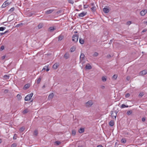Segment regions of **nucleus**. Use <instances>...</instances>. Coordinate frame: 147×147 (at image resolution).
<instances>
[{
  "label": "nucleus",
  "mask_w": 147,
  "mask_h": 147,
  "mask_svg": "<svg viewBox=\"0 0 147 147\" xmlns=\"http://www.w3.org/2000/svg\"><path fill=\"white\" fill-rule=\"evenodd\" d=\"M78 34H75L73 35L72 36V41L74 42L75 43L76 42L78 39Z\"/></svg>",
  "instance_id": "obj_1"
},
{
  "label": "nucleus",
  "mask_w": 147,
  "mask_h": 147,
  "mask_svg": "<svg viewBox=\"0 0 147 147\" xmlns=\"http://www.w3.org/2000/svg\"><path fill=\"white\" fill-rule=\"evenodd\" d=\"M118 112L116 111H111V116L113 118H114L115 119L116 118Z\"/></svg>",
  "instance_id": "obj_2"
},
{
  "label": "nucleus",
  "mask_w": 147,
  "mask_h": 147,
  "mask_svg": "<svg viewBox=\"0 0 147 147\" xmlns=\"http://www.w3.org/2000/svg\"><path fill=\"white\" fill-rule=\"evenodd\" d=\"M11 2H9L8 0H7L3 4L1 7L2 8H5L11 3Z\"/></svg>",
  "instance_id": "obj_3"
},
{
  "label": "nucleus",
  "mask_w": 147,
  "mask_h": 147,
  "mask_svg": "<svg viewBox=\"0 0 147 147\" xmlns=\"http://www.w3.org/2000/svg\"><path fill=\"white\" fill-rule=\"evenodd\" d=\"M33 93H31L30 94L27 95L25 98V100L27 101L30 100L33 96Z\"/></svg>",
  "instance_id": "obj_4"
},
{
  "label": "nucleus",
  "mask_w": 147,
  "mask_h": 147,
  "mask_svg": "<svg viewBox=\"0 0 147 147\" xmlns=\"http://www.w3.org/2000/svg\"><path fill=\"white\" fill-rule=\"evenodd\" d=\"M93 104V102L92 100H89L86 103L85 106L87 107H89L91 106Z\"/></svg>",
  "instance_id": "obj_5"
},
{
  "label": "nucleus",
  "mask_w": 147,
  "mask_h": 147,
  "mask_svg": "<svg viewBox=\"0 0 147 147\" xmlns=\"http://www.w3.org/2000/svg\"><path fill=\"white\" fill-rule=\"evenodd\" d=\"M147 74V70L144 69L141 71L139 73V75L144 76L145 75Z\"/></svg>",
  "instance_id": "obj_6"
},
{
  "label": "nucleus",
  "mask_w": 147,
  "mask_h": 147,
  "mask_svg": "<svg viewBox=\"0 0 147 147\" xmlns=\"http://www.w3.org/2000/svg\"><path fill=\"white\" fill-rule=\"evenodd\" d=\"M147 12V10L144 9L142 10L140 12V14L142 16H144Z\"/></svg>",
  "instance_id": "obj_7"
},
{
  "label": "nucleus",
  "mask_w": 147,
  "mask_h": 147,
  "mask_svg": "<svg viewBox=\"0 0 147 147\" xmlns=\"http://www.w3.org/2000/svg\"><path fill=\"white\" fill-rule=\"evenodd\" d=\"M63 57L66 59L69 58L70 55L69 53L68 52L66 53L64 55Z\"/></svg>",
  "instance_id": "obj_8"
},
{
  "label": "nucleus",
  "mask_w": 147,
  "mask_h": 147,
  "mask_svg": "<svg viewBox=\"0 0 147 147\" xmlns=\"http://www.w3.org/2000/svg\"><path fill=\"white\" fill-rule=\"evenodd\" d=\"M86 12H82L79 14H78V16L81 17H84L86 14Z\"/></svg>",
  "instance_id": "obj_9"
},
{
  "label": "nucleus",
  "mask_w": 147,
  "mask_h": 147,
  "mask_svg": "<svg viewBox=\"0 0 147 147\" xmlns=\"http://www.w3.org/2000/svg\"><path fill=\"white\" fill-rule=\"evenodd\" d=\"M54 11V9H50L48 10L45 12V14H48L52 13Z\"/></svg>",
  "instance_id": "obj_10"
},
{
  "label": "nucleus",
  "mask_w": 147,
  "mask_h": 147,
  "mask_svg": "<svg viewBox=\"0 0 147 147\" xmlns=\"http://www.w3.org/2000/svg\"><path fill=\"white\" fill-rule=\"evenodd\" d=\"M30 84H27L24 86L23 88V89L24 90H26L28 88L30 87Z\"/></svg>",
  "instance_id": "obj_11"
},
{
  "label": "nucleus",
  "mask_w": 147,
  "mask_h": 147,
  "mask_svg": "<svg viewBox=\"0 0 147 147\" xmlns=\"http://www.w3.org/2000/svg\"><path fill=\"white\" fill-rule=\"evenodd\" d=\"M54 96V94L53 93H51L48 96V99L49 100L51 99Z\"/></svg>",
  "instance_id": "obj_12"
},
{
  "label": "nucleus",
  "mask_w": 147,
  "mask_h": 147,
  "mask_svg": "<svg viewBox=\"0 0 147 147\" xmlns=\"http://www.w3.org/2000/svg\"><path fill=\"white\" fill-rule=\"evenodd\" d=\"M85 68L87 69H90L92 68L91 66L89 64L86 65Z\"/></svg>",
  "instance_id": "obj_13"
},
{
  "label": "nucleus",
  "mask_w": 147,
  "mask_h": 147,
  "mask_svg": "<svg viewBox=\"0 0 147 147\" xmlns=\"http://www.w3.org/2000/svg\"><path fill=\"white\" fill-rule=\"evenodd\" d=\"M103 11L105 13H107L109 12V9L107 8H104L103 9Z\"/></svg>",
  "instance_id": "obj_14"
},
{
  "label": "nucleus",
  "mask_w": 147,
  "mask_h": 147,
  "mask_svg": "<svg viewBox=\"0 0 147 147\" xmlns=\"http://www.w3.org/2000/svg\"><path fill=\"white\" fill-rule=\"evenodd\" d=\"M64 36L63 35L60 34L58 37V41H60L63 38Z\"/></svg>",
  "instance_id": "obj_15"
},
{
  "label": "nucleus",
  "mask_w": 147,
  "mask_h": 147,
  "mask_svg": "<svg viewBox=\"0 0 147 147\" xmlns=\"http://www.w3.org/2000/svg\"><path fill=\"white\" fill-rule=\"evenodd\" d=\"M109 125L111 126H113L114 124V122L113 120H111L109 123Z\"/></svg>",
  "instance_id": "obj_16"
},
{
  "label": "nucleus",
  "mask_w": 147,
  "mask_h": 147,
  "mask_svg": "<svg viewBox=\"0 0 147 147\" xmlns=\"http://www.w3.org/2000/svg\"><path fill=\"white\" fill-rule=\"evenodd\" d=\"M10 76L9 75H4L3 76V78L6 80H8L9 79Z\"/></svg>",
  "instance_id": "obj_17"
},
{
  "label": "nucleus",
  "mask_w": 147,
  "mask_h": 147,
  "mask_svg": "<svg viewBox=\"0 0 147 147\" xmlns=\"http://www.w3.org/2000/svg\"><path fill=\"white\" fill-rule=\"evenodd\" d=\"M59 65L57 63H55L53 66V67L55 69H56L57 68Z\"/></svg>",
  "instance_id": "obj_18"
},
{
  "label": "nucleus",
  "mask_w": 147,
  "mask_h": 147,
  "mask_svg": "<svg viewBox=\"0 0 147 147\" xmlns=\"http://www.w3.org/2000/svg\"><path fill=\"white\" fill-rule=\"evenodd\" d=\"M84 131V129L83 128H81L78 130L79 133H83Z\"/></svg>",
  "instance_id": "obj_19"
},
{
  "label": "nucleus",
  "mask_w": 147,
  "mask_h": 147,
  "mask_svg": "<svg viewBox=\"0 0 147 147\" xmlns=\"http://www.w3.org/2000/svg\"><path fill=\"white\" fill-rule=\"evenodd\" d=\"M16 97L18 99V100H21L22 98L21 95L19 94H18L17 95Z\"/></svg>",
  "instance_id": "obj_20"
},
{
  "label": "nucleus",
  "mask_w": 147,
  "mask_h": 147,
  "mask_svg": "<svg viewBox=\"0 0 147 147\" xmlns=\"http://www.w3.org/2000/svg\"><path fill=\"white\" fill-rule=\"evenodd\" d=\"M79 42L81 44H83L84 43V40L82 38H80Z\"/></svg>",
  "instance_id": "obj_21"
},
{
  "label": "nucleus",
  "mask_w": 147,
  "mask_h": 147,
  "mask_svg": "<svg viewBox=\"0 0 147 147\" xmlns=\"http://www.w3.org/2000/svg\"><path fill=\"white\" fill-rule=\"evenodd\" d=\"M23 24L22 23L18 24L16 26V28L21 27L23 26Z\"/></svg>",
  "instance_id": "obj_22"
},
{
  "label": "nucleus",
  "mask_w": 147,
  "mask_h": 147,
  "mask_svg": "<svg viewBox=\"0 0 147 147\" xmlns=\"http://www.w3.org/2000/svg\"><path fill=\"white\" fill-rule=\"evenodd\" d=\"M121 142L122 143H123V144H125V143L126 142V139L125 138H122L121 140Z\"/></svg>",
  "instance_id": "obj_23"
},
{
  "label": "nucleus",
  "mask_w": 147,
  "mask_h": 147,
  "mask_svg": "<svg viewBox=\"0 0 147 147\" xmlns=\"http://www.w3.org/2000/svg\"><path fill=\"white\" fill-rule=\"evenodd\" d=\"M28 112V109H26L24 110L22 112V113L24 114H26Z\"/></svg>",
  "instance_id": "obj_24"
},
{
  "label": "nucleus",
  "mask_w": 147,
  "mask_h": 147,
  "mask_svg": "<svg viewBox=\"0 0 147 147\" xmlns=\"http://www.w3.org/2000/svg\"><path fill=\"white\" fill-rule=\"evenodd\" d=\"M132 112V110H130L129 111H128L127 112V114L129 115H131Z\"/></svg>",
  "instance_id": "obj_25"
},
{
  "label": "nucleus",
  "mask_w": 147,
  "mask_h": 147,
  "mask_svg": "<svg viewBox=\"0 0 147 147\" xmlns=\"http://www.w3.org/2000/svg\"><path fill=\"white\" fill-rule=\"evenodd\" d=\"M96 7L94 6L92 7L91 8V11L92 12H94L96 11Z\"/></svg>",
  "instance_id": "obj_26"
},
{
  "label": "nucleus",
  "mask_w": 147,
  "mask_h": 147,
  "mask_svg": "<svg viewBox=\"0 0 147 147\" xmlns=\"http://www.w3.org/2000/svg\"><path fill=\"white\" fill-rule=\"evenodd\" d=\"M24 127H23L20 129L19 131L20 132H22L24 130Z\"/></svg>",
  "instance_id": "obj_27"
},
{
  "label": "nucleus",
  "mask_w": 147,
  "mask_h": 147,
  "mask_svg": "<svg viewBox=\"0 0 147 147\" xmlns=\"http://www.w3.org/2000/svg\"><path fill=\"white\" fill-rule=\"evenodd\" d=\"M41 77H40L37 80L36 83L37 84H39L40 83V82L41 81Z\"/></svg>",
  "instance_id": "obj_28"
},
{
  "label": "nucleus",
  "mask_w": 147,
  "mask_h": 147,
  "mask_svg": "<svg viewBox=\"0 0 147 147\" xmlns=\"http://www.w3.org/2000/svg\"><path fill=\"white\" fill-rule=\"evenodd\" d=\"M38 134V131L37 130H35L34 131V134L35 136H36Z\"/></svg>",
  "instance_id": "obj_29"
},
{
  "label": "nucleus",
  "mask_w": 147,
  "mask_h": 147,
  "mask_svg": "<svg viewBox=\"0 0 147 147\" xmlns=\"http://www.w3.org/2000/svg\"><path fill=\"white\" fill-rule=\"evenodd\" d=\"M129 107L128 105H125L124 104H123L121 105V108H123L125 107Z\"/></svg>",
  "instance_id": "obj_30"
},
{
  "label": "nucleus",
  "mask_w": 147,
  "mask_h": 147,
  "mask_svg": "<svg viewBox=\"0 0 147 147\" xmlns=\"http://www.w3.org/2000/svg\"><path fill=\"white\" fill-rule=\"evenodd\" d=\"M102 81L103 82H105L107 80L106 78L104 76H103V77H102Z\"/></svg>",
  "instance_id": "obj_31"
},
{
  "label": "nucleus",
  "mask_w": 147,
  "mask_h": 147,
  "mask_svg": "<svg viewBox=\"0 0 147 147\" xmlns=\"http://www.w3.org/2000/svg\"><path fill=\"white\" fill-rule=\"evenodd\" d=\"M84 54L81 53L80 55V59L82 58L83 59L84 58Z\"/></svg>",
  "instance_id": "obj_32"
},
{
  "label": "nucleus",
  "mask_w": 147,
  "mask_h": 147,
  "mask_svg": "<svg viewBox=\"0 0 147 147\" xmlns=\"http://www.w3.org/2000/svg\"><path fill=\"white\" fill-rule=\"evenodd\" d=\"M49 30L51 32H53L54 30H55V29L53 27H50L49 28Z\"/></svg>",
  "instance_id": "obj_33"
},
{
  "label": "nucleus",
  "mask_w": 147,
  "mask_h": 147,
  "mask_svg": "<svg viewBox=\"0 0 147 147\" xmlns=\"http://www.w3.org/2000/svg\"><path fill=\"white\" fill-rule=\"evenodd\" d=\"M42 24H40L38 25V27L39 29H40L42 27Z\"/></svg>",
  "instance_id": "obj_34"
},
{
  "label": "nucleus",
  "mask_w": 147,
  "mask_h": 147,
  "mask_svg": "<svg viewBox=\"0 0 147 147\" xmlns=\"http://www.w3.org/2000/svg\"><path fill=\"white\" fill-rule=\"evenodd\" d=\"M144 95V93L143 92H141L139 94V96L140 97H142Z\"/></svg>",
  "instance_id": "obj_35"
},
{
  "label": "nucleus",
  "mask_w": 147,
  "mask_h": 147,
  "mask_svg": "<svg viewBox=\"0 0 147 147\" xmlns=\"http://www.w3.org/2000/svg\"><path fill=\"white\" fill-rule=\"evenodd\" d=\"M6 28L5 27H0V31H3L4 30H5Z\"/></svg>",
  "instance_id": "obj_36"
},
{
  "label": "nucleus",
  "mask_w": 147,
  "mask_h": 147,
  "mask_svg": "<svg viewBox=\"0 0 147 147\" xmlns=\"http://www.w3.org/2000/svg\"><path fill=\"white\" fill-rule=\"evenodd\" d=\"M76 131L74 130H73L72 131V134L74 136L76 134Z\"/></svg>",
  "instance_id": "obj_37"
},
{
  "label": "nucleus",
  "mask_w": 147,
  "mask_h": 147,
  "mask_svg": "<svg viewBox=\"0 0 147 147\" xmlns=\"http://www.w3.org/2000/svg\"><path fill=\"white\" fill-rule=\"evenodd\" d=\"M98 55V53L97 52H95L93 55L94 57H96Z\"/></svg>",
  "instance_id": "obj_38"
},
{
  "label": "nucleus",
  "mask_w": 147,
  "mask_h": 147,
  "mask_svg": "<svg viewBox=\"0 0 147 147\" xmlns=\"http://www.w3.org/2000/svg\"><path fill=\"white\" fill-rule=\"evenodd\" d=\"M17 146V144L16 143H13V144L11 146V147H16Z\"/></svg>",
  "instance_id": "obj_39"
},
{
  "label": "nucleus",
  "mask_w": 147,
  "mask_h": 147,
  "mask_svg": "<svg viewBox=\"0 0 147 147\" xmlns=\"http://www.w3.org/2000/svg\"><path fill=\"white\" fill-rule=\"evenodd\" d=\"M68 2L69 3L73 4L74 3V2L72 0H68Z\"/></svg>",
  "instance_id": "obj_40"
},
{
  "label": "nucleus",
  "mask_w": 147,
  "mask_h": 147,
  "mask_svg": "<svg viewBox=\"0 0 147 147\" xmlns=\"http://www.w3.org/2000/svg\"><path fill=\"white\" fill-rule=\"evenodd\" d=\"M55 143L57 145H59L61 144V142L59 141H56Z\"/></svg>",
  "instance_id": "obj_41"
},
{
  "label": "nucleus",
  "mask_w": 147,
  "mask_h": 147,
  "mask_svg": "<svg viewBox=\"0 0 147 147\" xmlns=\"http://www.w3.org/2000/svg\"><path fill=\"white\" fill-rule=\"evenodd\" d=\"M4 49V46L3 45H2L1 46L0 48V50L1 51H2Z\"/></svg>",
  "instance_id": "obj_42"
},
{
  "label": "nucleus",
  "mask_w": 147,
  "mask_h": 147,
  "mask_svg": "<svg viewBox=\"0 0 147 147\" xmlns=\"http://www.w3.org/2000/svg\"><path fill=\"white\" fill-rule=\"evenodd\" d=\"M113 78L115 79H116L117 78V76L116 75H114L112 77Z\"/></svg>",
  "instance_id": "obj_43"
},
{
  "label": "nucleus",
  "mask_w": 147,
  "mask_h": 147,
  "mask_svg": "<svg viewBox=\"0 0 147 147\" xmlns=\"http://www.w3.org/2000/svg\"><path fill=\"white\" fill-rule=\"evenodd\" d=\"M17 136L16 134H15L13 136V139L14 140L16 139V138H17Z\"/></svg>",
  "instance_id": "obj_44"
},
{
  "label": "nucleus",
  "mask_w": 147,
  "mask_h": 147,
  "mask_svg": "<svg viewBox=\"0 0 147 147\" xmlns=\"http://www.w3.org/2000/svg\"><path fill=\"white\" fill-rule=\"evenodd\" d=\"M71 52H72L73 51H74L75 50V48L74 47H72L71 49Z\"/></svg>",
  "instance_id": "obj_45"
},
{
  "label": "nucleus",
  "mask_w": 147,
  "mask_h": 147,
  "mask_svg": "<svg viewBox=\"0 0 147 147\" xmlns=\"http://www.w3.org/2000/svg\"><path fill=\"white\" fill-rule=\"evenodd\" d=\"M130 96V94L129 93H127L125 94V97L126 98H128Z\"/></svg>",
  "instance_id": "obj_46"
},
{
  "label": "nucleus",
  "mask_w": 147,
  "mask_h": 147,
  "mask_svg": "<svg viewBox=\"0 0 147 147\" xmlns=\"http://www.w3.org/2000/svg\"><path fill=\"white\" fill-rule=\"evenodd\" d=\"M88 6H89V5H84V9H86V8H87Z\"/></svg>",
  "instance_id": "obj_47"
},
{
  "label": "nucleus",
  "mask_w": 147,
  "mask_h": 147,
  "mask_svg": "<svg viewBox=\"0 0 147 147\" xmlns=\"http://www.w3.org/2000/svg\"><path fill=\"white\" fill-rule=\"evenodd\" d=\"M14 7H12L11 8V9L9 10V11H13L14 10Z\"/></svg>",
  "instance_id": "obj_48"
},
{
  "label": "nucleus",
  "mask_w": 147,
  "mask_h": 147,
  "mask_svg": "<svg viewBox=\"0 0 147 147\" xmlns=\"http://www.w3.org/2000/svg\"><path fill=\"white\" fill-rule=\"evenodd\" d=\"M131 23V22L130 21H128L126 23V24L129 25Z\"/></svg>",
  "instance_id": "obj_49"
},
{
  "label": "nucleus",
  "mask_w": 147,
  "mask_h": 147,
  "mask_svg": "<svg viewBox=\"0 0 147 147\" xmlns=\"http://www.w3.org/2000/svg\"><path fill=\"white\" fill-rule=\"evenodd\" d=\"M146 119L144 117H143L142 119V122H144L145 121Z\"/></svg>",
  "instance_id": "obj_50"
},
{
  "label": "nucleus",
  "mask_w": 147,
  "mask_h": 147,
  "mask_svg": "<svg viewBox=\"0 0 147 147\" xmlns=\"http://www.w3.org/2000/svg\"><path fill=\"white\" fill-rule=\"evenodd\" d=\"M62 10H60L57 11V13L59 14L60 13H61L62 12Z\"/></svg>",
  "instance_id": "obj_51"
},
{
  "label": "nucleus",
  "mask_w": 147,
  "mask_h": 147,
  "mask_svg": "<svg viewBox=\"0 0 147 147\" xmlns=\"http://www.w3.org/2000/svg\"><path fill=\"white\" fill-rule=\"evenodd\" d=\"M5 55H4V56H2L1 57V58H2V59L3 60L5 59Z\"/></svg>",
  "instance_id": "obj_52"
},
{
  "label": "nucleus",
  "mask_w": 147,
  "mask_h": 147,
  "mask_svg": "<svg viewBox=\"0 0 147 147\" xmlns=\"http://www.w3.org/2000/svg\"><path fill=\"white\" fill-rule=\"evenodd\" d=\"M111 57V56L110 55H108L107 56V57L108 58H110Z\"/></svg>",
  "instance_id": "obj_53"
},
{
  "label": "nucleus",
  "mask_w": 147,
  "mask_h": 147,
  "mask_svg": "<svg viewBox=\"0 0 147 147\" xmlns=\"http://www.w3.org/2000/svg\"><path fill=\"white\" fill-rule=\"evenodd\" d=\"M146 31H147L146 29H144L142 31V32H146Z\"/></svg>",
  "instance_id": "obj_54"
},
{
  "label": "nucleus",
  "mask_w": 147,
  "mask_h": 147,
  "mask_svg": "<svg viewBox=\"0 0 147 147\" xmlns=\"http://www.w3.org/2000/svg\"><path fill=\"white\" fill-rule=\"evenodd\" d=\"M6 23V22H3L2 24H4V25L5 26H6L7 24H5Z\"/></svg>",
  "instance_id": "obj_55"
},
{
  "label": "nucleus",
  "mask_w": 147,
  "mask_h": 147,
  "mask_svg": "<svg viewBox=\"0 0 147 147\" xmlns=\"http://www.w3.org/2000/svg\"><path fill=\"white\" fill-rule=\"evenodd\" d=\"M101 88L102 89H104L105 88V86H102L101 87Z\"/></svg>",
  "instance_id": "obj_56"
},
{
  "label": "nucleus",
  "mask_w": 147,
  "mask_h": 147,
  "mask_svg": "<svg viewBox=\"0 0 147 147\" xmlns=\"http://www.w3.org/2000/svg\"><path fill=\"white\" fill-rule=\"evenodd\" d=\"M9 31V30H7L6 31H5V32H4L5 34H6V33H8Z\"/></svg>",
  "instance_id": "obj_57"
},
{
  "label": "nucleus",
  "mask_w": 147,
  "mask_h": 147,
  "mask_svg": "<svg viewBox=\"0 0 147 147\" xmlns=\"http://www.w3.org/2000/svg\"><path fill=\"white\" fill-rule=\"evenodd\" d=\"M130 78L129 77H127V79L128 80H129Z\"/></svg>",
  "instance_id": "obj_58"
},
{
  "label": "nucleus",
  "mask_w": 147,
  "mask_h": 147,
  "mask_svg": "<svg viewBox=\"0 0 147 147\" xmlns=\"http://www.w3.org/2000/svg\"><path fill=\"white\" fill-rule=\"evenodd\" d=\"M97 147H103V146L101 145H98L97 146Z\"/></svg>",
  "instance_id": "obj_59"
},
{
  "label": "nucleus",
  "mask_w": 147,
  "mask_h": 147,
  "mask_svg": "<svg viewBox=\"0 0 147 147\" xmlns=\"http://www.w3.org/2000/svg\"><path fill=\"white\" fill-rule=\"evenodd\" d=\"M4 34H5V33H4V32H3V33H0V35H3Z\"/></svg>",
  "instance_id": "obj_60"
},
{
  "label": "nucleus",
  "mask_w": 147,
  "mask_h": 147,
  "mask_svg": "<svg viewBox=\"0 0 147 147\" xmlns=\"http://www.w3.org/2000/svg\"><path fill=\"white\" fill-rule=\"evenodd\" d=\"M91 5L92 6V7H93V6H94V3H91Z\"/></svg>",
  "instance_id": "obj_61"
},
{
  "label": "nucleus",
  "mask_w": 147,
  "mask_h": 147,
  "mask_svg": "<svg viewBox=\"0 0 147 147\" xmlns=\"http://www.w3.org/2000/svg\"><path fill=\"white\" fill-rule=\"evenodd\" d=\"M49 69L47 68V69H46V71H49Z\"/></svg>",
  "instance_id": "obj_62"
},
{
  "label": "nucleus",
  "mask_w": 147,
  "mask_h": 147,
  "mask_svg": "<svg viewBox=\"0 0 147 147\" xmlns=\"http://www.w3.org/2000/svg\"><path fill=\"white\" fill-rule=\"evenodd\" d=\"M144 24H147V21H144Z\"/></svg>",
  "instance_id": "obj_63"
},
{
  "label": "nucleus",
  "mask_w": 147,
  "mask_h": 147,
  "mask_svg": "<svg viewBox=\"0 0 147 147\" xmlns=\"http://www.w3.org/2000/svg\"><path fill=\"white\" fill-rule=\"evenodd\" d=\"M8 90L6 89L5 90V92H8Z\"/></svg>",
  "instance_id": "obj_64"
}]
</instances>
